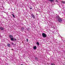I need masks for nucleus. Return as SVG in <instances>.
I'll list each match as a JSON object with an SVG mask.
<instances>
[{
	"instance_id": "17",
	"label": "nucleus",
	"mask_w": 65,
	"mask_h": 65,
	"mask_svg": "<svg viewBox=\"0 0 65 65\" xmlns=\"http://www.w3.org/2000/svg\"><path fill=\"white\" fill-rule=\"evenodd\" d=\"M13 45V47H15V46H14V45H15V44H14Z\"/></svg>"
},
{
	"instance_id": "4",
	"label": "nucleus",
	"mask_w": 65,
	"mask_h": 65,
	"mask_svg": "<svg viewBox=\"0 0 65 65\" xmlns=\"http://www.w3.org/2000/svg\"><path fill=\"white\" fill-rule=\"evenodd\" d=\"M25 29V28L23 27H21V31H22V32H23L24 31V29Z\"/></svg>"
},
{
	"instance_id": "26",
	"label": "nucleus",
	"mask_w": 65,
	"mask_h": 65,
	"mask_svg": "<svg viewBox=\"0 0 65 65\" xmlns=\"http://www.w3.org/2000/svg\"><path fill=\"white\" fill-rule=\"evenodd\" d=\"M24 31V32H26V31Z\"/></svg>"
},
{
	"instance_id": "21",
	"label": "nucleus",
	"mask_w": 65,
	"mask_h": 65,
	"mask_svg": "<svg viewBox=\"0 0 65 65\" xmlns=\"http://www.w3.org/2000/svg\"><path fill=\"white\" fill-rule=\"evenodd\" d=\"M1 37V35L0 34V38Z\"/></svg>"
},
{
	"instance_id": "1",
	"label": "nucleus",
	"mask_w": 65,
	"mask_h": 65,
	"mask_svg": "<svg viewBox=\"0 0 65 65\" xmlns=\"http://www.w3.org/2000/svg\"><path fill=\"white\" fill-rule=\"evenodd\" d=\"M56 21H57L60 23H61L62 22V18L60 17L58 15L56 16Z\"/></svg>"
},
{
	"instance_id": "7",
	"label": "nucleus",
	"mask_w": 65,
	"mask_h": 65,
	"mask_svg": "<svg viewBox=\"0 0 65 65\" xmlns=\"http://www.w3.org/2000/svg\"><path fill=\"white\" fill-rule=\"evenodd\" d=\"M49 1H50L51 3H52V2H54V0H48Z\"/></svg>"
},
{
	"instance_id": "29",
	"label": "nucleus",
	"mask_w": 65,
	"mask_h": 65,
	"mask_svg": "<svg viewBox=\"0 0 65 65\" xmlns=\"http://www.w3.org/2000/svg\"><path fill=\"white\" fill-rule=\"evenodd\" d=\"M59 7H60V6H59Z\"/></svg>"
},
{
	"instance_id": "32",
	"label": "nucleus",
	"mask_w": 65,
	"mask_h": 65,
	"mask_svg": "<svg viewBox=\"0 0 65 65\" xmlns=\"http://www.w3.org/2000/svg\"><path fill=\"white\" fill-rule=\"evenodd\" d=\"M58 44H60V43H58Z\"/></svg>"
},
{
	"instance_id": "22",
	"label": "nucleus",
	"mask_w": 65,
	"mask_h": 65,
	"mask_svg": "<svg viewBox=\"0 0 65 65\" xmlns=\"http://www.w3.org/2000/svg\"><path fill=\"white\" fill-rule=\"evenodd\" d=\"M1 3L0 2V5H1Z\"/></svg>"
},
{
	"instance_id": "8",
	"label": "nucleus",
	"mask_w": 65,
	"mask_h": 65,
	"mask_svg": "<svg viewBox=\"0 0 65 65\" xmlns=\"http://www.w3.org/2000/svg\"><path fill=\"white\" fill-rule=\"evenodd\" d=\"M7 46H8V47H10L11 46H10V44L9 43H8L7 44Z\"/></svg>"
},
{
	"instance_id": "10",
	"label": "nucleus",
	"mask_w": 65,
	"mask_h": 65,
	"mask_svg": "<svg viewBox=\"0 0 65 65\" xmlns=\"http://www.w3.org/2000/svg\"><path fill=\"white\" fill-rule=\"evenodd\" d=\"M61 2L62 3H63V4H65V1H62Z\"/></svg>"
},
{
	"instance_id": "24",
	"label": "nucleus",
	"mask_w": 65,
	"mask_h": 65,
	"mask_svg": "<svg viewBox=\"0 0 65 65\" xmlns=\"http://www.w3.org/2000/svg\"><path fill=\"white\" fill-rule=\"evenodd\" d=\"M53 29H54L55 28V27H53Z\"/></svg>"
},
{
	"instance_id": "33",
	"label": "nucleus",
	"mask_w": 65,
	"mask_h": 65,
	"mask_svg": "<svg viewBox=\"0 0 65 65\" xmlns=\"http://www.w3.org/2000/svg\"><path fill=\"white\" fill-rule=\"evenodd\" d=\"M4 17H3V18Z\"/></svg>"
},
{
	"instance_id": "28",
	"label": "nucleus",
	"mask_w": 65,
	"mask_h": 65,
	"mask_svg": "<svg viewBox=\"0 0 65 65\" xmlns=\"http://www.w3.org/2000/svg\"><path fill=\"white\" fill-rule=\"evenodd\" d=\"M8 3H9V2H8Z\"/></svg>"
},
{
	"instance_id": "14",
	"label": "nucleus",
	"mask_w": 65,
	"mask_h": 65,
	"mask_svg": "<svg viewBox=\"0 0 65 65\" xmlns=\"http://www.w3.org/2000/svg\"><path fill=\"white\" fill-rule=\"evenodd\" d=\"M29 8L30 9H32V8L31 7H29Z\"/></svg>"
},
{
	"instance_id": "6",
	"label": "nucleus",
	"mask_w": 65,
	"mask_h": 65,
	"mask_svg": "<svg viewBox=\"0 0 65 65\" xmlns=\"http://www.w3.org/2000/svg\"><path fill=\"white\" fill-rule=\"evenodd\" d=\"M4 29V28L3 27H0V30H1L2 31H3Z\"/></svg>"
},
{
	"instance_id": "5",
	"label": "nucleus",
	"mask_w": 65,
	"mask_h": 65,
	"mask_svg": "<svg viewBox=\"0 0 65 65\" xmlns=\"http://www.w3.org/2000/svg\"><path fill=\"white\" fill-rule=\"evenodd\" d=\"M31 17H32V18H33V19H35V15L33 14L32 13L31 14Z\"/></svg>"
},
{
	"instance_id": "12",
	"label": "nucleus",
	"mask_w": 65,
	"mask_h": 65,
	"mask_svg": "<svg viewBox=\"0 0 65 65\" xmlns=\"http://www.w3.org/2000/svg\"><path fill=\"white\" fill-rule=\"evenodd\" d=\"M35 59L36 60H38V58H37V57H35Z\"/></svg>"
},
{
	"instance_id": "9",
	"label": "nucleus",
	"mask_w": 65,
	"mask_h": 65,
	"mask_svg": "<svg viewBox=\"0 0 65 65\" xmlns=\"http://www.w3.org/2000/svg\"><path fill=\"white\" fill-rule=\"evenodd\" d=\"M36 46H35L33 47L34 50H36Z\"/></svg>"
},
{
	"instance_id": "15",
	"label": "nucleus",
	"mask_w": 65,
	"mask_h": 65,
	"mask_svg": "<svg viewBox=\"0 0 65 65\" xmlns=\"http://www.w3.org/2000/svg\"><path fill=\"white\" fill-rule=\"evenodd\" d=\"M11 44L12 45H14V43H11Z\"/></svg>"
},
{
	"instance_id": "19",
	"label": "nucleus",
	"mask_w": 65,
	"mask_h": 65,
	"mask_svg": "<svg viewBox=\"0 0 65 65\" xmlns=\"http://www.w3.org/2000/svg\"><path fill=\"white\" fill-rule=\"evenodd\" d=\"M27 31H29V28H28L27 29Z\"/></svg>"
},
{
	"instance_id": "27",
	"label": "nucleus",
	"mask_w": 65,
	"mask_h": 65,
	"mask_svg": "<svg viewBox=\"0 0 65 65\" xmlns=\"http://www.w3.org/2000/svg\"><path fill=\"white\" fill-rule=\"evenodd\" d=\"M8 10H10V9H8Z\"/></svg>"
},
{
	"instance_id": "3",
	"label": "nucleus",
	"mask_w": 65,
	"mask_h": 65,
	"mask_svg": "<svg viewBox=\"0 0 65 65\" xmlns=\"http://www.w3.org/2000/svg\"><path fill=\"white\" fill-rule=\"evenodd\" d=\"M42 35L43 37H44V38L46 37V36H47L46 34H45L44 33H42Z\"/></svg>"
},
{
	"instance_id": "20",
	"label": "nucleus",
	"mask_w": 65,
	"mask_h": 65,
	"mask_svg": "<svg viewBox=\"0 0 65 65\" xmlns=\"http://www.w3.org/2000/svg\"><path fill=\"white\" fill-rule=\"evenodd\" d=\"M26 10H27V11H28V9H26Z\"/></svg>"
},
{
	"instance_id": "16",
	"label": "nucleus",
	"mask_w": 65,
	"mask_h": 65,
	"mask_svg": "<svg viewBox=\"0 0 65 65\" xmlns=\"http://www.w3.org/2000/svg\"><path fill=\"white\" fill-rule=\"evenodd\" d=\"M26 41L27 42H28V39H26Z\"/></svg>"
},
{
	"instance_id": "25",
	"label": "nucleus",
	"mask_w": 65,
	"mask_h": 65,
	"mask_svg": "<svg viewBox=\"0 0 65 65\" xmlns=\"http://www.w3.org/2000/svg\"><path fill=\"white\" fill-rule=\"evenodd\" d=\"M11 50H12V51H13V49H11Z\"/></svg>"
},
{
	"instance_id": "23",
	"label": "nucleus",
	"mask_w": 65,
	"mask_h": 65,
	"mask_svg": "<svg viewBox=\"0 0 65 65\" xmlns=\"http://www.w3.org/2000/svg\"><path fill=\"white\" fill-rule=\"evenodd\" d=\"M11 9H12V10H13V9H12V8H11Z\"/></svg>"
},
{
	"instance_id": "13",
	"label": "nucleus",
	"mask_w": 65,
	"mask_h": 65,
	"mask_svg": "<svg viewBox=\"0 0 65 65\" xmlns=\"http://www.w3.org/2000/svg\"><path fill=\"white\" fill-rule=\"evenodd\" d=\"M12 15L13 17V18H15V16H14V14H12Z\"/></svg>"
},
{
	"instance_id": "11",
	"label": "nucleus",
	"mask_w": 65,
	"mask_h": 65,
	"mask_svg": "<svg viewBox=\"0 0 65 65\" xmlns=\"http://www.w3.org/2000/svg\"><path fill=\"white\" fill-rule=\"evenodd\" d=\"M36 44L38 46L39 45V43L38 42H37Z\"/></svg>"
},
{
	"instance_id": "2",
	"label": "nucleus",
	"mask_w": 65,
	"mask_h": 65,
	"mask_svg": "<svg viewBox=\"0 0 65 65\" xmlns=\"http://www.w3.org/2000/svg\"><path fill=\"white\" fill-rule=\"evenodd\" d=\"M9 37L10 38V40L12 41H16V40H17V39L13 37V36L12 35H9Z\"/></svg>"
},
{
	"instance_id": "30",
	"label": "nucleus",
	"mask_w": 65,
	"mask_h": 65,
	"mask_svg": "<svg viewBox=\"0 0 65 65\" xmlns=\"http://www.w3.org/2000/svg\"><path fill=\"white\" fill-rule=\"evenodd\" d=\"M59 42H60V41H59Z\"/></svg>"
},
{
	"instance_id": "18",
	"label": "nucleus",
	"mask_w": 65,
	"mask_h": 65,
	"mask_svg": "<svg viewBox=\"0 0 65 65\" xmlns=\"http://www.w3.org/2000/svg\"><path fill=\"white\" fill-rule=\"evenodd\" d=\"M56 2H57V3H58V1L56 0Z\"/></svg>"
},
{
	"instance_id": "31",
	"label": "nucleus",
	"mask_w": 65,
	"mask_h": 65,
	"mask_svg": "<svg viewBox=\"0 0 65 65\" xmlns=\"http://www.w3.org/2000/svg\"><path fill=\"white\" fill-rule=\"evenodd\" d=\"M16 4V3H15V4Z\"/></svg>"
}]
</instances>
